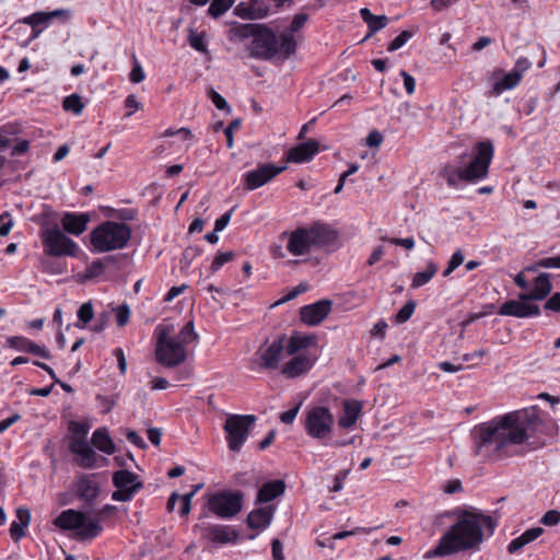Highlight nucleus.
Here are the masks:
<instances>
[{
  "instance_id": "nucleus-1",
  "label": "nucleus",
  "mask_w": 560,
  "mask_h": 560,
  "mask_svg": "<svg viewBox=\"0 0 560 560\" xmlns=\"http://www.w3.org/2000/svg\"><path fill=\"white\" fill-rule=\"evenodd\" d=\"M540 419L535 409H523L477 424L471 430L472 453L483 460H500L509 448L525 443L537 430Z\"/></svg>"
},
{
  "instance_id": "nucleus-2",
  "label": "nucleus",
  "mask_w": 560,
  "mask_h": 560,
  "mask_svg": "<svg viewBox=\"0 0 560 560\" xmlns=\"http://www.w3.org/2000/svg\"><path fill=\"white\" fill-rule=\"evenodd\" d=\"M454 514L457 521L443 534L439 545L424 553L425 559L478 549L483 540L482 528L492 535L497 526V522L491 516L475 508L456 510Z\"/></svg>"
},
{
  "instance_id": "nucleus-3",
  "label": "nucleus",
  "mask_w": 560,
  "mask_h": 560,
  "mask_svg": "<svg viewBox=\"0 0 560 560\" xmlns=\"http://www.w3.org/2000/svg\"><path fill=\"white\" fill-rule=\"evenodd\" d=\"M493 153L494 148L490 140L479 141L470 155L463 153L457 156L455 163L444 165L441 176L450 187H457L459 183H475L483 179L488 175Z\"/></svg>"
},
{
  "instance_id": "nucleus-4",
  "label": "nucleus",
  "mask_w": 560,
  "mask_h": 560,
  "mask_svg": "<svg viewBox=\"0 0 560 560\" xmlns=\"http://www.w3.org/2000/svg\"><path fill=\"white\" fill-rule=\"evenodd\" d=\"M115 505L106 504L96 513V518L89 517L85 513L73 509L62 511L54 521V524L63 530H73L79 540L96 538L103 530L101 521L105 515L115 512Z\"/></svg>"
},
{
  "instance_id": "nucleus-5",
  "label": "nucleus",
  "mask_w": 560,
  "mask_h": 560,
  "mask_svg": "<svg viewBox=\"0 0 560 560\" xmlns=\"http://www.w3.org/2000/svg\"><path fill=\"white\" fill-rule=\"evenodd\" d=\"M337 233L325 223L316 222L310 228H298L291 232L287 249L294 256L308 254L312 248L334 243Z\"/></svg>"
},
{
  "instance_id": "nucleus-6",
  "label": "nucleus",
  "mask_w": 560,
  "mask_h": 560,
  "mask_svg": "<svg viewBox=\"0 0 560 560\" xmlns=\"http://www.w3.org/2000/svg\"><path fill=\"white\" fill-rule=\"evenodd\" d=\"M131 237V228L124 222L105 221L91 233L90 240L95 253L122 249Z\"/></svg>"
},
{
  "instance_id": "nucleus-7",
  "label": "nucleus",
  "mask_w": 560,
  "mask_h": 560,
  "mask_svg": "<svg viewBox=\"0 0 560 560\" xmlns=\"http://www.w3.org/2000/svg\"><path fill=\"white\" fill-rule=\"evenodd\" d=\"M172 332L173 327L170 325L158 327L155 358L165 368L177 366L187 358L186 349L174 339Z\"/></svg>"
},
{
  "instance_id": "nucleus-8",
  "label": "nucleus",
  "mask_w": 560,
  "mask_h": 560,
  "mask_svg": "<svg viewBox=\"0 0 560 560\" xmlns=\"http://www.w3.org/2000/svg\"><path fill=\"white\" fill-rule=\"evenodd\" d=\"M334 424L335 418L328 407L313 406L305 411L303 427L306 434L313 439L328 438L332 432Z\"/></svg>"
},
{
  "instance_id": "nucleus-9",
  "label": "nucleus",
  "mask_w": 560,
  "mask_h": 560,
  "mask_svg": "<svg viewBox=\"0 0 560 560\" xmlns=\"http://www.w3.org/2000/svg\"><path fill=\"white\" fill-rule=\"evenodd\" d=\"M44 253L52 257H77L80 250L78 244L55 226L42 231Z\"/></svg>"
},
{
  "instance_id": "nucleus-10",
  "label": "nucleus",
  "mask_w": 560,
  "mask_h": 560,
  "mask_svg": "<svg viewBox=\"0 0 560 560\" xmlns=\"http://www.w3.org/2000/svg\"><path fill=\"white\" fill-rule=\"evenodd\" d=\"M285 335L276 338L271 343H264L255 352L252 370L273 371L278 370L285 354L284 349Z\"/></svg>"
},
{
  "instance_id": "nucleus-11",
  "label": "nucleus",
  "mask_w": 560,
  "mask_h": 560,
  "mask_svg": "<svg viewBox=\"0 0 560 560\" xmlns=\"http://www.w3.org/2000/svg\"><path fill=\"white\" fill-rule=\"evenodd\" d=\"M255 421L256 417L253 415H230L226 418L223 429L231 451H241Z\"/></svg>"
},
{
  "instance_id": "nucleus-12",
  "label": "nucleus",
  "mask_w": 560,
  "mask_h": 560,
  "mask_svg": "<svg viewBox=\"0 0 560 560\" xmlns=\"http://www.w3.org/2000/svg\"><path fill=\"white\" fill-rule=\"evenodd\" d=\"M243 499L241 491H221L209 499L208 508L218 517L228 520L241 512Z\"/></svg>"
},
{
  "instance_id": "nucleus-13",
  "label": "nucleus",
  "mask_w": 560,
  "mask_h": 560,
  "mask_svg": "<svg viewBox=\"0 0 560 560\" xmlns=\"http://www.w3.org/2000/svg\"><path fill=\"white\" fill-rule=\"evenodd\" d=\"M69 451L77 456L74 463L84 469L98 468L108 463L106 457L96 454L90 442L83 436H72Z\"/></svg>"
},
{
  "instance_id": "nucleus-14",
  "label": "nucleus",
  "mask_w": 560,
  "mask_h": 560,
  "mask_svg": "<svg viewBox=\"0 0 560 560\" xmlns=\"http://www.w3.org/2000/svg\"><path fill=\"white\" fill-rule=\"evenodd\" d=\"M113 485L116 490L112 493V499L118 502L130 501L143 488L140 477L127 469H120L113 474Z\"/></svg>"
},
{
  "instance_id": "nucleus-15",
  "label": "nucleus",
  "mask_w": 560,
  "mask_h": 560,
  "mask_svg": "<svg viewBox=\"0 0 560 560\" xmlns=\"http://www.w3.org/2000/svg\"><path fill=\"white\" fill-rule=\"evenodd\" d=\"M249 51L254 58L270 60L279 51V39L270 28L262 25L253 38Z\"/></svg>"
},
{
  "instance_id": "nucleus-16",
  "label": "nucleus",
  "mask_w": 560,
  "mask_h": 560,
  "mask_svg": "<svg viewBox=\"0 0 560 560\" xmlns=\"http://www.w3.org/2000/svg\"><path fill=\"white\" fill-rule=\"evenodd\" d=\"M200 537L214 547L226 544H235L238 540V532L231 526L221 524H200L195 526Z\"/></svg>"
},
{
  "instance_id": "nucleus-17",
  "label": "nucleus",
  "mask_w": 560,
  "mask_h": 560,
  "mask_svg": "<svg viewBox=\"0 0 560 560\" xmlns=\"http://www.w3.org/2000/svg\"><path fill=\"white\" fill-rule=\"evenodd\" d=\"M285 168V165L277 166L271 163L259 165L257 168L249 171L243 175L245 189L254 190L264 186L272 178H275L277 175L282 173Z\"/></svg>"
},
{
  "instance_id": "nucleus-18",
  "label": "nucleus",
  "mask_w": 560,
  "mask_h": 560,
  "mask_svg": "<svg viewBox=\"0 0 560 560\" xmlns=\"http://www.w3.org/2000/svg\"><path fill=\"white\" fill-rule=\"evenodd\" d=\"M330 300H320L315 303L302 306L300 310L301 320L308 326L320 324L331 311Z\"/></svg>"
},
{
  "instance_id": "nucleus-19",
  "label": "nucleus",
  "mask_w": 560,
  "mask_h": 560,
  "mask_svg": "<svg viewBox=\"0 0 560 560\" xmlns=\"http://www.w3.org/2000/svg\"><path fill=\"white\" fill-rule=\"evenodd\" d=\"M96 478V474H82L74 483L75 494L88 505L94 504L100 493Z\"/></svg>"
},
{
  "instance_id": "nucleus-20",
  "label": "nucleus",
  "mask_w": 560,
  "mask_h": 560,
  "mask_svg": "<svg viewBox=\"0 0 560 560\" xmlns=\"http://www.w3.org/2000/svg\"><path fill=\"white\" fill-rule=\"evenodd\" d=\"M540 313L538 305L522 300H510L503 303L498 311V314L501 316H514L518 318L539 316Z\"/></svg>"
},
{
  "instance_id": "nucleus-21",
  "label": "nucleus",
  "mask_w": 560,
  "mask_h": 560,
  "mask_svg": "<svg viewBox=\"0 0 560 560\" xmlns=\"http://www.w3.org/2000/svg\"><path fill=\"white\" fill-rule=\"evenodd\" d=\"M552 291L551 275L548 272H541L534 279V288L530 292L518 294V300L530 302V301H542Z\"/></svg>"
},
{
  "instance_id": "nucleus-22",
  "label": "nucleus",
  "mask_w": 560,
  "mask_h": 560,
  "mask_svg": "<svg viewBox=\"0 0 560 560\" xmlns=\"http://www.w3.org/2000/svg\"><path fill=\"white\" fill-rule=\"evenodd\" d=\"M7 346L15 351L31 353L43 359L49 360L51 358L50 352L44 346H39L23 336L7 338Z\"/></svg>"
},
{
  "instance_id": "nucleus-23",
  "label": "nucleus",
  "mask_w": 560,
  "mask_h": 560,
  "mask_svg": "<svg viewBox=\"0 0 560 560\" xmlns=\"http://www.w3.org/2000/svg\"><path fill=\"white\" fill-rule=\"evenodd\" d=\"M91 220L85 212H66L61 218V225L65 232L79 236L85 232Z\"/></svg>"
},
{
  "instance_id": "nucleus-24",
  "label": "nucleus",
  "mask_w": 560,
  "mask_h": 560,
  "mask_svg": "<svg viewBox=\"0 0 560 560\" xmlns=\"http://www.w3.org/2000/svg\"><path fill=\"white\" fill-rule=\"evenodd\" d=\"M318 151L319 143L314 139H310L290 149L287 154V161L292 163H305L312 160Z\"/></svg>"
},
{
  "instance_id": "nucleus-25",
  "label": "nucleus",
  "mask_w": 560,
  "mask_h": 560,
  "mask_svg": "<svg viewBox=\"0 0 560 560\" xmlns=\"http://www.w3.org/2000/svg\"><path fill=\"white\" fill-rule=\"evenodd\" d=\"M313 366V360L306 354H295L291 360L283 364L281 374L289 378H294L307 373Z\"/></svg>"
},
{
  "instance_id": "nucleus-26",
  "label": "nucleus",
  "mask_w": 560,
  "mask_h": 560,
  "mask_svg": "<svg viewBox=\"0 0 560 560\" xmlns=\"http://www.w3.org/2000/svg\"><path fill=\"white\" fill-rule=\"evenodd\" d=\"M362 410V404L354 399L343 401V413L338 420V425L342 429H349L355 424Z\"/></svg>"
},
{
  "instance_id": "nucleus-27",
  "label": "nucleus",
  "mask_w": 560,
  "mask_h": 560,
  "mask_svg": "<svg viewBox=\"0 0 560 560\" xmlns=\"http://www.w3.org/2000/svg\"><path fill=\"white\" fill-rule=\"evenodd\" d=\"M273 516L271 506H264L253 510L247 516V525L253 529H265L269 526Z\"/></svg>"
},
{
  "instance_id": "nucleus-28",
  "label": "nucleus",
  "mask_w": 560,
  "mask_h": 560,
  "mask_svg": "<svg viewBox=\"0 0 560 560\" xmlns=\"http://www.w3.org/2000/svg\"><path fill=\"white\" fill-rule=\"evenodd\" d=\"M285 490L284 481L271 480L261 486L258 490L256 503H268L280 497Z\"/></svg>"
},
{
  "instance_id": "nucleus-29",
  "label": "nucleus",
  "mask_w": 560,
  "mask_h": 560,
  "mask_svg": "<svg viewBox=\"0 0 560 560\" xmlns=\"http://www.w3.org/2000/svg\"><path fill=\"white\" fill-rule=\"evenodd\" d=\"M91 443L104 454L112 455L116 452L115 443L105 427L98 428L93 432Z\"/></svg>"
},
{
  "instance_id": "nucleus-30",
  "label": "nucleus",
  "mask_w": 560,
  "mask_h": 560,
  "mask_svg": "<svg viewBox=\"0 0 560 560\" xmlns=\"http://www.w3.org/2000/svg\"><path fill=\"white\" fill-rule=\"evenodd\" d=\"M16 518L18 521H14L10 527V535L14 541H19L25 536V528L30 524L31 513L27 509L20 508L16 510Z\"/></svg>"
},
{
  "instance_id": "nucleus-31",
  "label": "nucleus",
  "mask_w": 560,
  "mask_h": 560,
  "mask_svg": "<svg viewBox=\"0 0 560 560\" xmlns=\"http://www.w3.org/2000/svg\"><path fill=\"white\" fill-rule=\"evenodd\" d=\"M360 16L368 25V37L383 30L388 23V18L386 15H374L368 8H362L360 10Z\"/></svg>"
},
{
  "instance_id": "nucleus-32",
  "label": "nucleus",
  "mask_w": 560,
  "mask_h": 560,
  "mask_svg": "<svg viewBox=\"0 0 560 560\" xmlns=\"http://www.w3.org/2000/svg\"><path fill=\"white\" fill-rule=\"evenodd\" d=\"M498 74H502V77L492 84L491 95L499 96L503 92L514 89L521 82L520 77L513 71L509 73L498 72Z\"/></svg>"
},
{
  "instance_id": "nucleus-33",
  "label": "nucleus",
  "mask_w": 560,
  "mask_h": 560,
  "mask_svg": "<svg viewBox=\"0 0 560 560\" xmlns=\"http://www.w3.org/2000/svg\"><path fill=\"white\" fill-rule=\"evenodd\" d=\"M116 261L117 257L113 255L93 260L85 269L84 279L100 277L103 275L108 265L115 264Z\"/></svg>"
},
{
  "instance_id": "nucleus-34",
  "label": "nucleus",
  "mask_w": 560,
  "mask_h": 560,
  "mask_svg": "<svg viewBox=\"0 0 560 560\" xmlns=\"http://www.w3.org/2000/svg\"><path fill=\"white\" fill-rule=\"evenodd\" d=\"M313 338L308 336L293 335L289 339L285 338L284 349L287 355H295L301 350L310 347Z\"/></svg>"
},
{
  "instance_id": "nucleus-35",
  "label": "nucleus",
  "mask_w": 560,
  "mask_h": 560,
  "mask_svg": "<svg viewBox=\"0 0 560 560\" xmlns=\"http://www.w3.org/2000/svg\"><path fill=\"white\" fill-rule=\"evenodd\" d=\"M438 266L434 262H429L425 270L415 273L411 282V288H420L427 284L436 273Z\"/></svg>"
},
{
  "instance_id": "nucleus-36",
  "label": "nucleus",
  "mask_w": 560,
  "mask_h": 560,
  "mask_svg": "<svg viewBox=\"0 0 560 560\" xmlns=\"http://www.w3.org/2000/svg\"><path fill=\"white\" fill-rule=\"evenodd\" d=\"M174 339L186 349V346L198 339V334L195 331L194 322L190 320L184 325Z\"/></svg>"
},
{
  "instance_id": "nucleus-37",
  "label": "nucleus",
  "mask_w": 560,
  "mask_h": 560,
  "mask_svg": "<svg viewBox=\"0 0 560 560\" xmlns=\"http://www.w3.org/2000/svg\"><path fill=\"white\" fill-rule=\"evenodd\" d=\"M279 49L284 54L285 57L291 56L295 52L296 42L294 33L284 30L280 36Z\"/></svg>"
},
{
  "instance_id": "nucleus-38",
  "label": "nucleus",
  "mask_w": 560,
  "mask_h": 560,
  "mask_svg": "<svg viewBox=\"0 0 560 560\" xmlns=\"http://www.w3.org/2000/svg\"><path fill=\"white\" fill-rule=\"evenodd\" d=\"M233 4L234 0H212L209 5L208 13L210 16L218 19L224 14Z\"/></svg>"
},
{
  "instance_id": "nucleus-39",
  "label": "nucleus",
  "mask_w": 560,
  "mask_h": 560,
  "mask_svg": "<svg viewBox=\"0 0 560 560\" xmlns=\"http://www.w3.org/2000/svg\"><path fill=\"white\" fill-rule=\"evenodd\" d=\"M262 25L258 24H241L233 28L234 35L240 39H245L253 37L255 38L256 34L260 30Z\"/></svg>"
},
{
  "instance_id": "nucleus-40",
  "label": "nucleus",
  "mask_w": 560,
  "mask_h": 560,
  "mask_svg": "<svg viewBox=\"0 0 560 560\" xmlns=\"http://www.w3.org/2000/svg\"><path fill=\"white\" fill-rule=\"evenodd\" d=\"M63 109L80 115L83 110V103L81 96L78 94H71L63 100Z\"/></svg>"
},
{
  "instance_id": "nucleus-41",
  "label": "nucleus",
  "mask_w": 560,
  "mask_h": 560,
  "mask_svg": "<svg viewBox=\"0 0 560 560\" xmlns=\"http://www.w3.org/2000/svg\"><path fill=\"white\" fill-rule=\"evenodd\" d=\"M94 312L91 302L83 303L78 311V319L81 322L77 327L84 328L88 323L93 319Z\"/></svg>"
},
{
  "instance_id": "nucleus-42",
  "label": "nucleus",
  "mask_w": 560,
  "mask_h": 560,
  "mask_svg": "<svg viewBox=\"0 0 560 560\" xmlns=\"http://www.w3.org/2000/svg\"><path fill=\"white\" fill-rule=\"evenodd\" d=\"M188 43L195 50L200 52H207L205 33H197L192 28H190L188 35Z\"/></svg>"
},
{
  "instance_id": "nucleus-43",
  "label": "nucleus",
  "mask_w": 560,
  "mask_h": 560,
  "mask_svg": "<svg viewBox=\"0 0 560 560\" xmlns=\"http://www.w3.org/2000/svg\"><path fill=\"white\" fill-rule=\"evenodd\" d=\"M235 254L234 252L230 250V252H223V253H219L212 260V264L210 266V270L211 272H217L218 270L221 269V267L223 265H225L226 262L231 261L233 258H234Z\"/></svg>"
},
{
  "instance_id": "nucleus-44",
  "label": "nucleus",
  "mask_w": 560,
  "mask_h": 560,
  "mask_svg": "<svg viewBox=\"0 0 560 560\" xmlns=\"http://www.w3.org/2000/svg\"><path fill=\"white\" fill-rule=\"evenodd\" d=\"M47 12H36L23 19V23L32 26L33 31L39 25L48 23Z\"/></svg>"
},
{
  "instance_id": "nucleus-45",
  "label": "nucleus",
  "mask_w": 560,
  "mask_h": 560,
  "mask_svg": "<svg viewBox=\"0 0 560 560\" xmlns=\"http://www.w3.org/2000/svg\"><path fill=\"white\" fill-rule=\"evenodd\" d=\"M416 310V302L410 300L408 301L396 314V323L402 324L406 323Z\"/></svg>"
},
{
  "instance_id": "nucleus-46",
  "label": "nucleus",
  "mask_w": 560,
  "mask_h": 560,
  "mask_svg": "<svg viewBox=\"0 0 560 560\" xmlns=\"http://www.w3.org/2000/svg\"><path fill=\"white\" fill-rule=\"evenodd\" d=\"M308 290V284L306 282H301L299 285L293 288L288 294H285L283 298H281L279 301L275 303V305H280L283 303H287L291 300H294L300 294L306 292Z\"/></svg>"
},
{
  "instance_id": "nucleus-47",
  "label": "nucleus",
  "mask_w": 560,
  "mask_h": 560,
  "mask_svg": "<svg viewBox=\"0 0 560 560\" xmlns=\"http://www.w3.org/2000/svg\"><path fill=\"white\" fill-rule=\"evenodd\" d=\"M412 36L413 34L410 31H402L389 43L388 51H395L401 48Z\"/></svg>"
},
{
  "instance_id": "nucleus-48",
  "label": "nucleus",
  "mask_w": 560,
  "mask_h": 560,
  "mask_svg": "<svg viewBox=\"0 0 560 560\" xmlns=\"http://www.w3.org/2000/svg\"><path fill=\"white\" fill-rule=\"evenodd\" d=\"M308 20V15L306 13H298L293 16V20L287 31L291 33H295L301 30Z\"/></svg>"
},
{
  "instance_id": "nucleus-49",
  "label": "nucleus",
  "mask_w": 560,
  "mask_h": 560,
  "mask_svg": "<svg viewBox=\"0 0 560 560\" xmlns=\"http://www.w3.org/2000/svg\"><path fill=\"white\" fill-rule=\"evenodd\" d=\"M13 226V220L9 212L0 215V236H7Z\"/></svg>"
},
{
  "instance_id": "nucleus-50",
  "label": "nucleus",
  "mask_w": 560,
  "mask_h": 560,
  "mask_svg": "<svg viewBox=\"0 0 560 560\" xmlns=\"http://www.w3.org/2000/svg\"><path fill=\"white\" fill-rule=\"evenodd\" d=\"M301 404L295 405L293 408L282 412L280 415V420L285 424H292L300 411Z\"/></svg>"
},
{
  "instance_id": "nucleus-51",
  "label": "nucleus",
  "mask_w": 560,
  "mask_h": 560,
  "mask_svg": "<svg viewBox=\"0 0 560 560\" xmlns=\"http://www.w3.org/2000/svg\"><path fill=\"white\" fill-rule=\"evenodd\" d=\"M540 522L546 526H555L560 522V512L550 510L542 516Z\"/></svg>"
},
{
  "instance_id": "nucleus-52",
  "label": "nucleus",
  "mask_w": 560,
  "mask_h": 560,
  "mask_svg": "<svg viewBox=\"0 0 560 560\" xmlns=\"http://www.w3.org/2000/svg\"><path fill=\"white\" fill-rule=\"evenodd\" d=\"M544 529L541 527H533V528H529L527 530H525L522 535H520L525 545L534 541L535 539H537L541 534H542Z\"/></svg>"
},
{
  "instance_id": "nucleus-53",
  "label": "nucleus",
  "mask_w": 560,
  "mask_h": 560,
  "mask_svg": "<svg viewBox=\"0 0 560 560\" xmlns=\"http://www.w3.org/2000/svg\"><path fill=\"white\" fill-rule=\"evenodd\" d=\"M400 75L404 79V86H405L407 94H409V95L413 94L415 90H416L415 78L405 70L400 71Z\"/></svg>"
},
{
  "instance_id": "nucleus-54",
  "label": "nucleus",
  "mask_w": 560,
  "mask_h": 560,
  "mask_svg": "<svg viewBox=\"0 0 560 560\" xmlns=\"http://www.w3.org/2000/svg\"><path fill=\"white\" fill-rule=\"evenodd\" d=\"M545 310L560 313V292L553 293L545 303Z\"/></svg>"
},
{
  "instance_id": "nucleus-55",
  "label": "nucleus",
  "mask_w": 560,
  "mask_h": 560,
  "mask_svg": "<svg viewBox=\"0 0 560 560\" xmlns=\"http://www.w3.org/2000/svg\"><path fill=\"white\" fill-rule=\"evenodd\" d=\"M145 74L141 65L136 60L135 67L132 68L129 79L132 83H140L144 80Z\"/></svg>"
},
{
  "instance_id": "nucleus-56",
  "label": "nucleus",
  "mask_w": 560,
  "mask_h": 560,
  "mask_svg": "<svg viewBox=\"0 0 560 560\" xmlns=\"http://www.w3.org/2000/svg\"><path fill=\"white\" fill-rule=\"evenodd\" d=\"M383 139V135L380 131L373 130L368 135L365 143L371 148H377L382 144Z\"/></svg>"
},
{
  "instance_id": "nucleus-57",
  "label": "nucleus",
  "mask_w": 560,
  "mask_h": 560,
  "mask_svg": "<svg viewBox=\"0 0 560 560\" xmlns=\"http://www.w3.org/2000/svg\"><path fill=\"white\" fill-rule=\"evenodd\" d=\"M69 429L73 433V436L86 438V434L89 432V427L86 424L77 421H71L69 424Z\"/></svg>"
},
{
  "instance_id": "nucleus-58",
  "label": "nucleus",
  "mask_w": 560,
  "mask_h": 560,
  "mask_svg": "<svg viewBox=\"0 0 560 560\" xmlns=\"http://www.w3.org/2000/svg\"><path fill=\"white\" fill-rule=\"evenodd\" d=\"M530 61L526 58H518L514 65V68L511 70L516 73L520 79H522L525 71L530 67Z\"/></svg>"
},
{
  "instance_id": "nucleus-59",
  "label": "nucleus",
  "mask_w": 560,
  "mask_h": 560,
  "mask_svg": "<svg viewBox=\"0 0 560 560\" xmlns=\"http://www.w3.org/2000/svg\"><path fill=\"white\" fill-rule=\"evenodd\" d=\"M115 217L121 221H133L137 217V211L131 208H124L117 210Z\"/></svg>"
},
{
  "instance_id": "nucleus-60",
  "label": "nucleus",
  "mask_w": 560,
  "mask_h": 560,
  "mask_svg": "<svg viewBox=\"0 0 560 560\" xmlns=\"http://www.w3.org/2000/svg\"><path fill=\"white\" fill-rule=\"evenodd\" d=\"M233 211H234V208H232L231 210H229L228 212H225L224 214H222L220 218H218L215 220V222H214L215 232H221L226 228V225L229 224V222L231 220V215H232Z\"/></svg>"
},
{
  "instance_id": "nucleus-61",
  "label": "nucleus",
  "mask_w": 560,
  "mask_h": 560,
  "mask_svg": "<svg viewBox=\"0 0 560 560\" xmlns=\"http://www.w3.org/2000/svg\"><path fill=\"white\" fill-rule=\"evenodd\" d=\"M130 311L127 305H122L118 308L116 314V320L118 326H125L129 319Z\"/></svg>"
},
{
  "instance_id": "nucleus-62",
  "label": "nucleus",
  "mask_w": 560,
  "mask_h": 560,
  "mask_svg": "<svg viewBox=\"0 0 560 560\" xmlns=\"http://www.w3.org/2000/svg\"><path fill=\"white\" fill-rule=\"evenodd\" d=\"M210 97H211V101L212 103L215 105V107L218 109H226L229 108V105H228V102L225 101V98L220 95L218 92H215L214 90H211L210 91Z\"/></svg>"
},
{
  "instance_id": "nucleus-63",
  "label": "nucleus",
  "mask_w": 560,
  "mask_h": 560,
  "mask_svg": "<svg viewBox=\"0 0 560 560\" xmlns=\"http://www.w3.org/2000/svg\"><path fill=\"white\" fill-rule=\"evenodd\" d=\"M271 552H272L273 560H284L283 547L279 539L272 540Z\"/></svg>"
},
{
  "instance_id": "nucleus-64",
  "label": "nucleus",
  "mask_w": 560,
  "mask_h": 560,
  "mask_svg": "<svg viewBox=\"0 0 560 560\" xmlns=\"http://www.w3.org/2000/svg\"><path fill=\"white\" fill-rule=\"evenodd\" d=\"M538 266L544 268H560V256L541 258L538 260Z\"/></svg>"
}]
</instances>
